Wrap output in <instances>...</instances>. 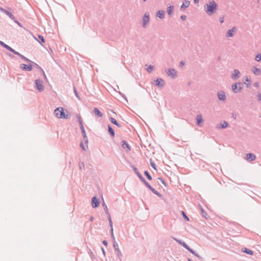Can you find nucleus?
Wrapping results in <instances>:
<instances>
[{
    "mask_svg": "<svg viewBox=\"0 0 261 261\" xmlns=\"http://www.w3.org/2000/svg\"><path fill=\"white\" fill-rule=\"evenodd\" d=\"M205 11L206 13L210 16L213 14L218 8V5L214 1H210L208 3L206 4L205 6Z\"/></svg>",
    "mask_w": 261,
    "mask_h": 261,
    "instance_id": "f257e3e1",
    "label": "nucleus"
},
{
    "mask_svg": "<svg viewBox=\"0 0 261 261\" xmlns=\"http://www.w3.org/2000/svg\"><path fill=\"white\" fill-rule=\"evenodd\" d=\"M172 239L175 241L177 243H178L179 244L183 246L185 248H186L187 250H188L190 253L196 256L199 258H201V257L198 255L196 252L193 250L192 249H191L185 242L182 241V240L177 239V238L172 237Z\"/></svg>",
    "mask_w": 261,
    "mask_h": 261,
    "instance_id": "f03ea898",
    "label": "nucleus"
},
{
    "mask_svg": "<svg viewBox=\"0 0 261 261\" xmlns=\"http://www.w3.org/2000/svg\"><path fill=\"white\" fill-rule=\"evenodd\" d=\"M55 116L59 118L67 119L68 115L65 112V110L62 107H59L56 109L54 111Z\"/></svg>",
    "mask_w": 261,
    "mask_h": 261,
    "instance_id": "7ed1b4c3",
    "label": "nucleus"
},
{
    "mask_svg": "<svg viewBox=\"0 0 261 261\" xmlns=\"http://www.w3.org/2000/svg\"><path fill=\"white\" fill-rule=\"evenodd\" d=\"M244 84L241 82H237L231 85V89L234 93H240L243 88Z\"/></svg>",
    "mask_w": 261,
    "mask_h": 261,
    "instance_id": "20e7f679",
    "label": "nucleus"
},
{
    "mask_svg": "<svg viewBox=\"0 0 261 261\" xmlns=\"http://www.w3.org/2000/svg\"><path fill=\"white\" fill-rule=\"evenodd\" d=\"M34 83L35 84V88L39 92H42L44 90V87L43 85V82L41 80L37 79L35 80Z\"/></svg>",
    "mask_w": 261,
    "mask_h": 261,
    "instance_id": "39448f33",
    "label": "nucleus"
},
{
    "mask_svg": "<svg viewBox=\"0 0 261 261\" xmlns=\"http://www.w3.org/2000/svg\"><path fill=\"white\" fill-rule=\"evenodd\" d=\"M132 169H133L135 173L137 174L139 178L140 179V180L145 185V183L146 184L147 181L145 180V179L143 177V176L140 174V173L138 171L137 168L134 165H132Z\"/></svg>",
    "mask_w": 261,
    "mask_h": 261,
    "instance_id": "423d86ee",
    "label": "nucleus"
},
{
    "mask_svg": "<svg viewBox=\"0 0 261 261\" xmlns=\"http://www.w3.org/2000/svg\"><path fill=\"white\" fill-rule=\"evenodd\" d=\"M113 247L114 251L117 256L120 259L122 257V254L121 251L119 249L118 243L114 241L113 242Z\"/></svg>",
    "mask_w": 261,
    "mask_h": 261,
    "instance_id": "0eeeda50",
    "label": "nucleus"
},
{
    "mask_svg": "<svg viewBox=\"0 0 261 261\" xmlns=\"http://www.w3.org/2000/svg\"><path fill=\"white\" fill-rule=\"evenodd\" d=\"M149 14L148 12H146L143 16L142 19V27L145 28L147 24L149 21Z\"/></svg>",
    "mask_w": 261,
    "mask_h": 261,
    "instance_id": "6e6552de",
    "label": "nucleus"
},
{
    "mask_svg": "<svg viewBox=\"0 0 261 261\" xmlns=\"http://www.w3.org/2000/svg\"><path fill=\"white\" fill-rule=\"evenodd\" d=\"M166 73L172 79H175L177 76L176 71L173 68H169L167 71Z\"/></svg>",
    "mask_w": 261,
    "mask_h": 261,
    "instance_id": "1a4fd4ad",
    "label": "nucleus"
},
{
    "mask_svg": "<svg viewBox=\"0 0 261 261\" xmlns=\"http://www.w3.org/2000/svg\"><path fill=\"white\" fill-rule=\"evenodd\" d=\"M20 68L23 71H30L32 70V66L31 63H29V65H27L25 64H21L20 65Z\"/></svg>",
    "mask_w": 261,
    "mask_h": 261,
    "instance_id": "9d476101",
    "label": "nucleus"
},
{
    "mask_svg": "<svg viewBox=\"0 0 261 261\" xmlns=\"http://www.w3.org/2000/svg\"><path fill=\"white\" fill-rule=\"evenodd\" d=\"M145 186L147 187L153 194H155L159 197H162V195L159 192L156 191L154 188H153L147 182L146 184L145 183Z\"/></svg>",
    "mask_w": 261,
    "mask_h": 261,
    "instance_id": "9b49d317",
    "label": "nucleus"
},
{
    "mask_svg": "<svg viewBox=\"0 0 261 261\" xmlns=\"http://www.w3.org/2000/svg\"><path fill=\"white\" fill-rule=\"evenodd\" d=\"M91 203L93 208L97 207L99 205V200L96 196H94L92 198Z\"/></svg>",
    "mask_w": 261,
    "mask_h": 261,
    "instance_id": "f8f14e48",
    "label": "nucleus"
},
{
    "mask_svg": "<svg viewBox=\"0 0 261 261\" xmlns=\"http://www.w3.org/2000/svg\"><path fill=\"white\" fill-rule=\"evenodd\" d=\"M190 2L188 0H185L183 1L182 5L180 7V10L181 11H184L186 9L188 8L190 6Z\"/></svg>",
    "mask_w": 261,
    "mask_h": 261,
    "instance_id": "ddd939ff",
    "label": "nucleus"
},
{
    "mask_svg": "<svg viewBox=\"0 0 261 261\" xmlns=\"http://www.w3.org/2000/svg\"><path fill=\"white\" fill-rule=\"evenodd\" d=\"M218 98L220 101H225L226 96L223 91H220L217 93Z\"/></svg>",
    "mask_w": 261,
    "mask_h": 261,
    "instance_id": "4468645a",
    "label": "nucleus"
},
{
    "mask_svg": "<svg viewBox=\"0 0 261 261\" xmlns=\"http://www.w3.org/2000/svg\"><path fill=\"white\" fill-rule=\"evenodd\" d=\"M240 75L241 73L239 70L238 69H234L231 74V78L234 80H236L240 77Z\"/></svg>",
    "mask_w": 261,
    "mask_h": 261,
    "instance_id": "2eb2a0df",
    "label": "nucleus"
},
{
    "mask_svg": "<svg viewBox=\"0 0 261 261\" xmlns=\"http://www.w3.org/2000/svg\"><path fill=\"white\" fill-rule=\"evenodd\" d=\"M154 84L159 87H163L164 86V81L161 78H158L154 81Z\"/></svg>",
    "mask_w": 261,
    "mask_h": 261,
    "instance_id": "dca6fc26",
    "label": "nucleus"
},
{
    "mask_svg": "<svg viewBox=\"0 0 261 261\" xmlns=\"http://www.w3.org/2000/svg\"><path fill=\"white\" fill-rule=\"evenodd\" d=\"M0 45L6 49H8L12 53H14L15 50L8 45L5 44L4 42L0 40Z\"/></svg>",
    "mask_w": 261,
    "mask_h": 261,
    "instance_id": "f3484780",
    "label": "nucleus"
},
{
    "mask_svg": "<svg viewBox=\"0 0 261 261\" xmlns=\"http://www.w3.org/2000/svg\"><path fill=\"white\" fill-rule=\"evenodd\" d=\"M256 159L255 155L252 153H248L246 154V160L249 162L254 161Z\"/></svg>",
    "mask_w": 261,
    "mask_h": 261,
    "instance_id": "a211bd4d",
    "label": "nucleus"
},
{
    "mask_svg": "<svg viewBox=\"0 0 261 261\" xmlns=\"http://www.w3.org/2000/svg\"><path fill=\"white\" fill-rule=\"evenodd\" d=\"M237 30V29L235 27H233L231 29H229L227 31L226 33V37H232L233 36V33L235 32Z\"/></svg>",
    "mask_w": 261,
    "mask_h": 261,
    "instance_id": "6ab92c4d",
    "label": "nucleus"
},
{
    "mask_svg": "<svg viewBox=\"0 0 261 261\" xmlns=\"http://www.w3.org/2000/svg\"><path fill=\"white\" fill-rule=\"evenodd\" d=\"M14 54L16 55H17L18 56H19L21 59L23 60L24 61H26L27 62L30 63V62H31V60L29 59L28 58H26L25 57H24L23 55H21V54H20L19 52L18 51H16L15 50V53H14Z\"/></svg>",
    "mask_w": 261,
    "mask_h": 261,
    "instance_id": "aec40b11",
    "label": "nucleus"
},
{
    "mask_svg": "<svg viewBox=\"0 0 261 261\" xmlns=\"http://www.w3.org/2000/svg\"><path fill=\"white\" fill-rule=\"evenodd\" d=\"M228 122L225 121H224L221 122L219 124H218L217 127L218 128L224 129V128H226L228 126Z\"/></svg>",
    "mask_w": 261,
    "mask_h": 261,
    "instance_id": "412c9836",
    "label": "nucleus"
},
{
    "mask_svg": "<svg viewBox=\"0 0 261 261\" xmlns=\"http://www.w3.org/2000/svg\"><path fill=\"white\" fill-rule=\"evenodd\" d=\"M173 10H174V6L173 5H170V6L167 7V12L168 15L169 16H172L173 15Z\"/></svg>",
    "mask_w": 261,
    "mask_h": 261,
    "instance_id": "4be33fe9",
    "label": "nucleus"
},
{
    "mask_svg": "<svg viewBox=\"0 0 261 261\" xmlns=\"http://www.w3.org/2000/svg\"><path fill=\"white\" fill-rule=\"evenodd\" d=\"M156 16L160 19H163L165 17V11L163 10H158L156 12Z\"/></svg>",
    "mask_w": 261,
    "mask_h": 261,
    "instance_id": "5701e85b",
    "label": "nucleus"
},
{
    "mask_svg": "<svg viewBox=\"0 0 261 261\" xmlns=\"http://www.w3.org/2000/svg\"><path fill=\"white\" fill-rule=\"evenodd\" d=\"M93 113L96 117H100L102 116V113L99 111V110L97 108H94Z\"/></svg>",
    "mask_w": 261,
    "mask_h": 261,
    "instance_id": "b1692460",
    "label": "nucleus"
},
{
    "mask_svg": "<svg viewBox=\"0 0 261 261\" xmlns=\"http://www.w3.org/2000/svg\"><path fill=\"white\" fill-rule=\"evenodd\" d=\"M1 12L8 16L11 19H14V16L9 11L3 8Z\"/></svg>",
    "mask_w": 261,
    "mask_h": 261,
    "instance_id": "393cba45",
    "label": "nucleus"
},
{
    "mask_svg": "<svg viewBox=\"0 0 261 261\" xmlns=\"http://www.w3.org/2000/svg\"><path fill=\"white\" fill-rule=\"evenodd\" d=\"M196 123L198 126H201L203 123V119L201 115H198L196 116Z\"/></svg>",
    "mask_w": 261,
    "mask_h": 261,
    "instance_id": "a878e982",
    "label": "nucleus"
},
{
    "mask_svg": "<svg viewBox=\"0 0 261 261\" xmlns=\"http://www.w3.org/2000/svg\"><path fill=\"white\" fill-rule=\"evenodd\" d=\"M252 71L255 75H259L261 73L260 69L259 68H257L255 66L253 67Z\"/></svg>",
    "mask_w": 261,
    "mask_h": 261,
    "instance_id": "bb28decb",
    "label": "nucleus"
},
{
    "mask_svg": "<svg viewBox=\"0 0 261 261\" xmlns=\"http://www.w3.org/2000/svg\"><path fill=\"white\" fill-rule=\"evenodd\" d=\"M121 145L123 148H127L129 150H130V147L129 144L125 140H123L121 141Z\"/></svg>",
    "mask_w": 261,
    "mask_h": 261,
    "instance_id": "cd10ccee",
    "label": "nucleus"
},
{
    "mask_svg": "<svg viewBox=\"0 0 261 261\" xmlns=\"http://www.w3.org/2000/svg\"><path fill=\"white\" fill-rule=\"evenodd\" d=\"M86 132H82V136L83 137V141L85 143V144H86V146L87 147L88 146L87 144L88 143V139L86 136Z\"/></svg>",
    "mask_w": 261,
    "mask_h": 261,
    "instance_id": "c85d7f7f",
    "label": "nucleus"
},
{
    "mask_svg": "<svg viewBox=\"0 0 261 261\" xmlns=\"http://www.w3.org/2000/svg\"><path fill=\"white\" fill-rule=\"evenodd\" d=\"M30 63H31L32 68L35 67V68L40 70L41 71H43L42 68L40 66H39V65L38 64H37L36 63H35L32 61H31V62H30Z\"/></svg>",
    "mask_w": 261,
    "mask_h": 261,
    "instance_id": "c756f323",
    "label": "nucleus"
},
{
    "mask_svg": "<svg viewBox=\"0 0 261 261\" xmlns=\"http://www.w3.org/2000/svg\"><path fill=\"white\" fill-rule=\"evenodd\" d=\"M110 119L112 123L116 125L118 127H121V124L118 123L117 121L115 118H113L112 117H111Z\"/></svg>",
    "mask_w": 261,
    "mask_h": 261,
    "instance_id": "7c9ffc66",
    "label": "nucleus"
},
{
    "mask_svg": "<svg viewBox=\"0 0 261 261\" xmlns=\"http://www.w3.org/2000/svg\"><path fill=\"white\" fill-rule=\"evenodd\" d=\"M242 251L243 252L249 254V255H253V251L251 250H250L247 248H244L242 249Z\"/></svg>",
    "mask_w": 261,
    "mask_h": 261,
    "instance_id": "2f4dec72",
    "label": "nucleus"
},
{
    "mask_svg": "<svg viewBox=\"0 0 261 261\" xmlns=\"http://www.w3.org/2000/svg\"><path fill=\"white\" fill-rule=\"evenodd\" d=\"M38 39L37 38H35L36 40H37L40 44H42V43L45 42V39L43 36L38 35Z\"/></svg>",
    "mask_w": 261,
    "mask_h": 261,
    "instance_id": "473e14b6",
    "label": "nucleus"
},
{
    "mask_svg": "<svg viewBox=\"0 0 261 261\" xmlns=\"http://www.w3.org/2000/svg\"><path fill=\"white\" fill-rule=\"evenodd\" d=\"M102 206H103V210L106 213V214L107 215H109V214H110L109 212V210H108V207H107V205H106V204L105 203L104 200H103V202L102 203Z\"/></svg>",
    "mask_w": 261,
    "mask_h": 261,
    "instance_id": "72a5a7b5",
    "label": "nucleus"
},
{
    "mask_svg": "<svg viewBox=\"0 0 261 261\" xmlns=\"http://www.w3.org/2000/svg\"><path fill=\"white\" fill-rule=\"evenodd\" d=\"M245 80L247 82V83H244V84L246 85L247 88H250L251 87V80L247 76H246Z\"/></svg>",
    "mask_w": 261,
    "mask_h": 261,
    "instance_id": "f704fd0d",
    "label": "nucleus"
},
{
    "mask_svg": "<svg viewBox=\"0 0 261 261\" xmlns=\"http://www.w3.org/2000/svg\"><path fill=\"white\" fill-rule=\"evenodd\" d=\"M144 173V175L146 176V177L147 178V179L148 180H151L152 179V177L150 175V174H149V173L148 172V171H145Z\"/></svg>",
    "mask_w": 261,
    "mask_h": 261,
    "instance_id": "c9c22d12",
    "label": "nucleus"
},
{
    "mask_svg": "<svg viewBox=\"0 0 261 261\" xmlns=\"http://www.w3.org/2000/svg\"><path fill=\"white\" fill-rule=\"evenodd\" d=\"M154 69V66L153 65H150L146 69L147 72L149 73H151Z\"/></svg>",
    "mask_w": 261,
    "mask_h": 261,
    "instance_id": "e433bc0d",
    "label": "nucleus"
},
{
    "mask_svg": "<svg viewBox=\"0 0 261 261\" xmlns=\"http://www.w3.org/2000/svg\"><path fill=\"white\" fill-rule=\"evenodd\" d=\"M108 218L109 221V224H110V226L111 227V229H113V223H112V221L111 220V217L110 214H109V215H108Z\"/></svg>",
    "mask_w": 261,
    "mask_h": 261,
    "instance_id": "4c0bfd02",
    "label": "nucleus"
},
{
    "mask_svg": "<svg viewBox=\"0 0 261 261\" xmlns=\"http://www.w3.org/2000/svg\"><path fill=\"white\" fill-rule=\"evenodd\" d=\"M181 215L187 221H189V218L184 211L181 212Z\"/></svg>",
    "mask_w": 261,
    "mask_h": 261,
    "instance_id": "58836bf2",
    "label": "nucleus"
},
{
    "mask_svg": "<svg viewBox=\"0 0 261 261\" xmlns=\"http://www.w3.org/2000/svg\"><path fill=\"white\" fill-rule=\"evenodd\" d=\"M255 60L257 62L261 61V54H258L255 56Z\"/></svg>",
    "mask_w": 261,
    "mask_h": 261,
    "instance_id": "ea45409f",
    "label": "nucleus"
},
{
    "mask_svg": "<svg viewBox=\"0 0 261 261\" xmlns=\"http://www.w3.org/2000/svg\"><path fill=\"white\" fill-rule=\"evenodd\" d=\"M200 208H201V212L202 216L203 217H204L205 219H207V217H206L207 214H206V213L204 211V210L201 207H200Z\"/></svg>",
    "mask_w": 261,
    "mask_h": 261,
    "instance_id": "a19ab883",
    "label": "nucleus"
},
{
    "mask_svg": "<svg viewBox=\"0 0 261 261\" xmlns=\"http://www.w3.org/2000/svg\"><path fill=\"white\" fill-rule=\"evenodd\" d=\"M171 136H172V137L173 138V139H174L175 140H176V141H179L181 140V139L180 138V137H178V138H176L175 137V136H176V134L175 133L173 135H171Z\"/></svg>",
    "mask_w": 261,
    "mask_h": 261,
    "instance_id": "79ce46f5",
    "label": "nucleus"
},
{
    "mask_svg": "<svg viewBox=\"0 0 261 261\" xmlns=\"http://www.w3.org/2000/svg\"><path fill=\"white\" fill-rule=\"evenodd\" d=\"M12 20L14 21V22L15 23L17 24L18 26H19L20 27H22V24L20 23V22H19V21L15 18V17H14V19H12Z\"/></svg>",
    "mask_w": 261,
    "mask_h": 261,
    "instance_id": "37998d69",
    "label": "nucleus"
},
{
    "mask_svg": "<svg viewBox=\"0 0 261 261\" xmlns=\"http://www.w3.org/2000/svg\"><path fill=\"white\" fill-rule=\"evenodd\" d=\"M150 165L155 170H156L155 164L150 160Z\"/></svg>",
    "mask_w": 261,
    "mask_h": 261,
    "instance_id": "c03bdc74",
    "label": "nucleus"
},
{
    "mask_svg": "<svg viewBox=\"0 0 261 261\" xmlns=\"http://www.w3.org/2000/svg\"><path fill=\"white\" fill-rule=\"evenodd\" d=\"M73 90H74V94H75V96H76V97L79 99H80V96H79V94H78V93H77V90H76V89L75 87H74V88H73Z\"/></svg>",
    "mask_w": 261,
    "mask_h": 261,
    "instance_id": "a18cd8bd",
    "label": "nucleus"
},
{
    "mask_svg": "<svg viewBox=\"0 0 261 261\" xmlns=\"http://www.w3.org/2000/svg\"><path fill=\"white\" fill-rule=\"evenodd\" d=\"M84 167H85V165H84V163L82 162H79V168H80V169L81 170L83 168L84 169Z\"/></svg>",
    "mask_w": 261,
    "mask_h": 261,
    "instance_id": "49530a36",
    "label": "nucleus"
},
{
    "mask_svg": "<svg viewBox=\"0 0 261 261\" xmlns=\"http://www.w3.org/2000/svg\"><path fill=\"white\" fill-rule=\"evenodd\" d=\"M111 236L112 239L113 240V242L114 241H115V237H114V233H113V229H111Z\"/></svg>",
    "mask_w": 261,
    "mask_h": 261,
    "instance_id": "de8ad7c7",
    "label": "nucleus"
},
{
    "mask_svg": "<svg viewBox=\"0 0 261 261\" xmlns=\"http://www.w3.org/2000/svg\"><path fill=\"white\" fill-rule=\"evenodd\" d=\"M80 146L82 148V149L84 151L86 150L85 146L84 145L83 141H81L80 143Z\"/></svg>",
    "mask_w": 261,
    "mask_h": 261,
    "instance_id": "09e8293b",
    "label": "nucleus"
},
{
    "mask_svg": "<svg viewBox=\"0 0 261 261\" xmlns=\"http://www.w3.org/2000/svg\"><path fill=\"white\" fill-rule=\"evenodd\" d=\"M77 119H78V121H79V123H80V124H81V123H83V121H82V118H81V116H80L77 115Z\"/></svg>",
    "mask_w": 261,
    "mask_h": 261,
    "instance_id": "8fccbe9b",
    "label": "nucleus"
},
{
    "mask_svg": "<svg viewBox=\"0 0 261 261\" xmlns=\"http://www.w3.org/2000/svg\"><path fill=\"white\" fill-rule=\"evenodd\" d=\"M158 179L161 181V182L165 186H166V182L165 181V180L161 177H159L158 178Z\"/></svg>",
    "mask_w": 261,
    "mask_h": 261,
    "instance_id": "3c124183",
    "label": "nucleus"
},
{
    "mask_svg": "<svg viewBox=\"0 0 261 261\" xmlns=\"http://www.w3.org/2000/svg\"><path fill=\"white\" fill-rule=\"evenodd\" d=\"M107 126L108 127V130H114L113 128H112V127L111 126V125L110 124H108Z\"/></svg>",
    "mask_w": 261,
    "mask_h": 261,
    "instance_id": "603ef678",
    "label": "nucleus"
},
{
    "mask_svg": "<svg viewBox=\"0 0 261 261\" xmlns=\"http://www.w3.org/2000/svg\"><path fill=\"white\" fill-rule=\"evenodd\" d=\"M187 16L185 15H182L180 16V19L182 20H185L186 19Z\"/></svg>",
    "mask_w": 261,
    "mask_h": 261,
    "instance_id": "864d4df0",
    "label": "nucleus"
},
{
    "mask_svg": "<svg viewBox=\"0 0 261 261\" xmlns=\"http://www.w3.org/2000/svg\"><path fill=\"white\" fill-rule=\"evenodd\" d=\"M80 125L81 130H85L83 123L81 124H80Z\"/></svg>",
    "mask_w": 261,
    "mask_h": 261,
    "instance_id": "5fc2aeb1",
    "label": "nucleus"
},
{
    "mask_svg": "<svg viewBox=\"0 0 261 261\" xmlns=\"http://www.w3.org/2000/svg\"><path fill=\"white\" fill-rule=\"evenodd\" d=\"M257 99L258 101H261V93H258L257 95Z\"/></svg>",
    "mask_w": 261,
    "mask_h": 261,
    "instance_id": "6e6d98bb",
    "label": "nucleus"
},
{
    "mask_svg": "<svg viewBox=\"0 0 261 261\" xmlns=\"http://www.w3.org/2000/svg\"><path fill=\"white\" fill-rule=\"evenodd\" d=\"M109 132L112 137H114L115 136V132Z\"/></svg>",
    "mask_w": 261,
    "mask_h": 261,
    "instance_id": "4d7b16f0",
    "label": "nucleus"
},
{
    "mask_svg": "<svg viewBox=\"0 0 261 261\" xmlns=\"http://www.w3.org/2000/svg\"><path fill=\"white\" fill-rule=\"evenodd\" d=\"M102 244H103L105 246H107V245H108V242H107L106 240H103V241H102Z\"/></svg>",
    "mask_w": 261,
    "mask_h": 261,
    "instance_id": "13d9d810",
    "label": "nucleus"
},
{
    "mask_svg": "<svg viewBox=\"0 0 261 261\" xmlns=\"http://www.w3.org/2000/svg\"><path fill=\"white\" fill-rule=\"evenodd\" d=\"M42 72V74H43V77H44V79H45V80H47V77L44 73V71L43 70V71H41Z\"/></svg>",
    "mask_w": 261,
    "mask_h": 261,
    "instance_id": "bf43d9fd",
    "label": "nucleus"
},
{
    "mask_svg": "<svg viewBox=\"0 0 261 261\" xmlns=\"http://www.w3.org/2000/svg\"><path fill=\"white\" fill-rule=\"evenodd\" d=\"M118 93H119V94L120 95H121L123 97H124L125 99H126V97H125V95H124V94H123L122 93H121V92H118Z\"/></svg>",
    "mask_w": 261,
    "mask_h": 261,
    "instance_id": "052dcab7",
    "label": "nucleus"
},
{
    "mask_svg": "<svg viewBox=\"0 0 261 261\" xmlns=\"http://www.w3.org/2000/svg\"><path fill=\"white\" fill-rule=\"evenodd\" d=\"M101 249L102 250L103 254L104 255V256H105L106 253H105V251L104 250V248L102 247H101Z\"/></svg>",
    "mask_w": 261,
    "mask_h": 261,
    "instance_id": "680f3d73",
    "label": "nucleus"
},
{
    "mask_svg": "<svg viewBox=\"0 0 261 261\" xmlns=\"http://www.w3.org/2000/svg\"><path fill=\"white\" fill-rule=\"evenodd\" d=\"M258 85H259V84H258V83H257V82H256V83H255L254 84V86L255 87H258Z\"/></svg>",
    "mask_w": 261,
    "mask_h": 261,
    "instance_id": "e2e57ef3",
    "label": "nucleus"
},
{
    "mask_svg": "<svg viewBox=\"0 0 261 261\" xmlns=\"http://www.w3.org/2000/svg\"><path fill=\"white\" fill-rule=\"evenodd\" d=\"M93 220H94V217H93V216H91V217H90V221H93Z\"/></svg>",
    "mask_w": 261,
    "mask_h": 261,
    "instance_id": "0e129e2a",
    "label": "nucleus"
},
{
    "mask_svg": "<svg viewBox=\"0 0 261 261\" xmlns=\"http://www.w3.org/2000/svg\"><path fill=\"white\" fill-rule=\"evenodd\" d=\"M185 65V62L184 61H181L180 62V65L182 66Z\"/></svg>",
    "mask_w": 261,
    "mask_h": 261,
    "instance_id": "69168bd1",
    "label": "nucleus"
},
{
    "mask_svg": "<svg viewBox=\"0 0 261 261\" xmlns=\"http://www.w3.org/2000/svg\"><path fill=\"white\" fill-rule=\"evenodd\" d=\"M199 0H194V3L197 4L199 2Z\"/></svg>",
    "mask_w": 261,
    "mask_h": 261,
    "instance_id": "338daca9",
    "label": "nucleus"
},
{
    "mask_svg": "<svg viewBox=\"0 0 261 261\" xmlns=\"http://www.w3.org/2000/svg\"><path fill=\"white\" fill-rule=\"evenodd\" d=\"M220 21L221 23H223L224 20H223V18H221L220 20Z\"/></svg>",
    "mask_w": 261,
    "mask_h": 261,
    "instance_id": "774afa93",
    "label": "nucleus"
}]
</instances>
